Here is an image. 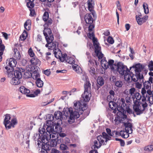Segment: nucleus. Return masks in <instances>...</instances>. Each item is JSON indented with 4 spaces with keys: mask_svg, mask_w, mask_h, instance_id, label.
Wrapping results in <instances>:
<instances>
[{
    "mask_svg": "<svg viewBox=\"0 0 153 153\" xmlns=\"http://www.w3.org/2000/svg\"><path fill=\"white\" fill-rule=\"evenodd\" d=\"M72 68L76 73H81L80 71L81 70V68L77 65L74 64V65H72Z\"/></svg>",
    "mask_w": 153,
    "mask_h": 153,
    "instance_id": "nucleus-33",
    "label": "nucleus"
},
{
    "mask_svg": "<svg viewBox=\"0 0 153 153\" xmlns=\"http://www.w3.org/2000/svg\"><path fill=\"white\" fill-rule=\"evenodd\" d=\"M48 119L50 121H53L54 119V116L52 114H49L48 117Z\"/></svg>",
    "mask_w": 153,
    "mask_h": 153,
    "instance_id": "nucleus-57",
    "label": "nucleus"
},
{
    "mask_svg": "<svg viewBox=\"0 0 153 153\" xmlns=\"http://www.w3.org/2000/svg\"><path fill=\"white\" fill-rule=\"evenodd\" d=\"M47 126V127L46 128V132H45L46 126H43L42 128H39V129L40 138L41 141L44 143H46L45 140L47 141L50 139L51 138V133L54 131V126L53 124Z\"/></svg>",
    "mask_w": 153,
    "mask_h": 153,
    "instance_id": "nucleus-1",
    "label": "nucleus"
},
{
    "mask_svg": "<svg viewBox=\"0 0 153 153\" xmlns=\"http://www.w3.org/2000/svg\"><path fill=\"white\" fill-rule=\"evenodd\" d=\"M5 47L4 44L0 45V52H3L5 49Z\"/></svg>",
    "mask_w": 153,
    "mask_h": 153,
    "instance_id": "nucleus-59",
    "label": "nucleus"
},
{
    "mask_svg": "<svg viewBox=\"0 0 153 153\" xmlns=\"http://www.w3.org/2000/svg\"><path fill=\"white\" fill-rule=\"evenodd\" d=\"M47 32L48 33V35H53L52 33L51 30L50 28H48L47 29Z\"/></svg>",
    "mask_w": 153,
    "mask_h": 153,
    "instance_id": "nucleus-64",
    "label": "nucleus"
},
{
    "mask_svg": "<svg viewBox=\"0 0 153 153\" xmlns=\"http://www.w3.org/2000/svg\"><path fill=\"white\" fill-rule=\"evenodd\" d=\"M135 94L136 99L137 100H140L141 99L142 97L140 94L138 92H135Z\"/></svg>",
    "mask_w": 153,
    "mask_h": 153,
    "instance_id": "nucleus-48",
    "label": "nucleus"
},
{
    "mask_svg": "<svg viewBox=\"0 0 153 153\" xmlns=\"http://www.w3.org/2000/svg\"><path fill=\"white\" fill-rule=\"evenodd\" d=\"M66 62L70 64H74L75 62L74 59V58L69 57H67Z\"/></svg>",
    "mask_w": 153,
    "mask_h": 153,
    "instance_id": "nucleus-40",
    "label": "nucleus"
},
{
    "mask_svg": "<svg viewBox=\"0 0 153 153\" xmlns=\"http://www.w3.org/2000/svg\"><path fill=\"white\" fill-rule=\"evenodd\" d=\"M115 85L119 88L122 87L123 85V82L120 80L116 81L115 82Z\"/></svg>",
    "mask_w": 153,
    "mask_h": 153,
    "instance_id": "nucleus-42",
    "label": "nucleus"
},
{
    "mask_svg": "<svg viewBox=\"0 0 153 153\" xmlns=\"http://www.w3.org/2000/svg\"><path fill=\"white\" fill-rule=\"evenodd\" d=\"M27 5L28 8H32L34 7L33 1H29L27 3Z\"/></svg>",
    "mask_w": 153,
    "mask_h": 153,
    "instance_id": "nucleus-44",
    "label": "nucleus"
},
{
    "mask_svg": "<svg viewBox=\"0 0 153 153\" xmlns=\"http://www.w3.org/2000/svg\"><path fill=\"white\" fill-rule=\"evenodd\" d=\"M92 14L87 13L86 14L84 17L85 22L88 24H91L94 23V20L92 16Z\"/></svg>",
    "mask_w": 153,
    "mask_h": 153,
    "instance_id": "nucleus-16",
    "label": "nucleus"
},
{
    "mask_svg": "<svg viewBox=\"0 0 153 153\" xmlns=\"http://www.w3.org/2000/svg\"><path fill=\"white\" fill-rule=\"evenodd\" d=\"M30 62L31 63L34 65H39L41 64V62L36 57L32 58L30 60Z\"/></svg>",
    "mask_w": 153,
    "mask_h": 153,
    "instance_id": "nucleus-23",
    "label": "nucleus"
},
{
    "mask_svg": "<svg viewBox=\"0 0 153 153\" xmlns=\"http://www.w3.org/2000/svg\"><path fill=\"white\" fill-rule=\"evenodd\" d=\"M127 112L128 113H129L130 114L133 113L134 115V117L136 116L134 114V112H133L132 110L130 108H128V109L127 110Z\"/></svg>",
    "mask_w": 153,
    "mask_h": 153,
    "instance_id": "nucleus-61",
    "label": "nucleus"
},
{
    "mask_svg": "<svg viewBox=\"0 0 153 153\" xmlns=\"http://www.w3.org/2000/svg\"><path fill=\"white\" fill-rule=\"evenodd\" d=\"M91 84L89 81H86L84 84V92L82 97L85 101H88L91 96Z\"/></svg>",
    "mask_w": 153,
    "mask_h": 153,
    "instance_id": "nucleus-5",
    "label": "nucleus"
},
{
    "mask_svg": "<svg viewBox=\"0 0 153 153\" xmlns=\"http://www.w3.org/2000/svg\"><path fill=\"white\" fill-rule=\"evenodd\" d=\"M116 140L117 141H120V145L121 146H124L125 143L123 140L119 138H116Z\"/></svg>",
    "mask_w": 153,
    "mask_h": 153,
    "instance_id": "nucleus-54",
    "label": "nucleus"
},
{
    "mask_svg": "<svg viewBox=\"0 0 153 153\" xmlns=\"http://www.w3.org/2000/svg\"><path fill=\"white\" fill-rule=\"evenodd\" d=\"M19 90L22 94H26V96L27 97H35V95L33 94H28L30 92V90L25 88L24 86H21L20 87Z\"/></svg>",
    "mask_w": 153,
    "mask_h": 153,
    "instance_id": "nucleus-13",
    "label": "nucleus"
},
{
    "mask_svg": "<svg viewBox=\"0 0 153 153\" xmlns=\"http://www.w3.org/2000/svg\"><path fill=\"white\" fill-rule=\"evenodd\" d=\"M114 61L112 59H109L108 62V68L109 67L111 71L113 72L117 66V64H114Z\"/></svg>",
    "mask_w": 153,
    "mask_h": 153,
    "instance_id": "nucleus-19",
    "label": "nucleus"
},
{
    "mask_svg": "<svg viewBox=\"0 0 153 153\" xmlns=\"http://www.w3.org/2000/svg\"><path fill=\"white\" fill-rule=\"evenodd\" d=\"M45 141L46 142V143H44L42 141V142L44 144H42V148L46 149L47 150L49 151L51 149V147L49 144H47V143L48 141V140L47 141V140H45Z\"/></svg>",
    "mask_w": 153,
    "mask_h": 153,
    "instance_id": "nucleus-29",
    "label": "nucleus"
},
{
    "mask_svg": "<svg viewBox=\"0 0 153 153\" xmlns=\"http://www.w3.org/2000/svg\"><path fill=\"white\" fill-rule=\"evenodd\" d=\"M60 148L61 150L65 151L68 149V147L65 145L63 144H61L60 145Z\"/></svg>",
    "mask_w": 153,
    "mask_h": 153,
    "instance_id": "nucleus-45",
    "label": "nucleus"
},
{
    "mask_svg": "<svg viewBox=\"0 0 153 153\" xmlns=\"http://www.w3.org/2000/svg\"><path fill=\"white\" fill-rule=\"evenodd\" d=\"M39 72H40V70L39 67L36 66L34 68L32 75V77L33 79L36 80L40 78Z\"/></svg>",
    "mask_w": 153,
    "mask_h": 153,
    "instance_id": "nucleus-14",
    "label": "nucleus"
},
{
    "mask_svg": "<svg viewBox=\"0 0 153 153\" xmlns=\"http://www.w3.org/2000/svg\"><path fill=\"white\" fill-rule=\"evenodd\" d=\"M49 15L48 13V12L45 11L44 13L43 14V17H42L43 20L44 21H45V22L47 21L48 20V19H49Z\"/></svg>",
    "mask_w": 153,
    "mask_h": 153,
    "instance_id": "nucleus-41",
    "label": "nucleus"
},
{
    "mask_svg": "<svg viewBox=\"0 0 153 153\" xmlns=\"http://www.w3.org/2000/svg\"><path fill=\"white\" fill-rule=\"evenodd\" d=\"M60 152L57 150L55 149H52L51 150V152L50 153H60Z\"/></svg>",
    "mask_w": 153,
    "mask_h": 153,
    "instance_id": "nucleus-63",
    "label": "nucleus"
},
{
    "mask_svg": "<svg viewBox=\"0 0 153 153\" xmlns=\"http://www.w3.org/2000/svg\"><path fill=\"white\" fill-rule=\"evenodd\" d=\"M124 126L125 127V134L124 137L123 138H127L129 136V134H131L132 132V123L127 122L124 123Z\"/></svg>",
    "mask_w": 153,
    "mask_h": 153,
    "instance_id": "nucleus-11",
    "label": "nucleus"
},
{
    "mask_svg": "<svg viewBox=\"0 0 153 153\" xmlns=\"http://www.w3.org/2000/svg\"><path fill=\"white\" fill-rule=\"evenodd\" d=\"M5 116L4 124L6 128L7 129H9L11 128L12 127H14V125L17 123L16 120L15 118L11 120V117L9 114H6Z\"/></svg>",
    "mask_w": 153,
    "mask_h": 153,
    "instance_id": "nucleus-6",
    "label": "nucleus"
},
{
    "mask_svg": "<svg viewBox=\"0 0 153 153\" xmlns=\"http://www.w3.org/2000/svg\"><path fill=\"white\" fill-rule=\"evenodd\" d=\"M134 69L135 73L141 74H145L146 75L147 72V70L145 68V66L140 63H138L134 65L132 67H130V69L131 68Z\"/></svg>",
    "mask_w": 153,
    "mask_h": 153,
    "instance_id": "nucleus-8",
    "label": "nucleus"
},
{
    "mask_svg": "<svg viewBox=\"0 0 153 153\" xmlns=\"http://www.w3.org/2000/svg\"><path fill=\"white\" fill-rule=\"evenodd\" d=\"M135 89L134 88H132L130 89L129 91V94H130L131 95H133L135 94Z\"/></svg>",
    "mask_w": 153,
    "mask_h": 153,
    "instance_id": "nucleus-51",
    "label": "nucleus"
},
{
    "mask_svg": "<svg viewBox=\"0 0 153 153\" xmlns=\"http://www.w3.org/2000/svg\"><path fill=\"white\" fill-rule=\"evenodd\" d=\"M102 137L103 139H105V142H107L108 140H110L111 137L108 136L107 134L105 132H103L102 133Z\"/></svg>",
    "mask_w": 153,
    "mask_h": 153,
    "instance_id": "nucleus-39",
    "label": "nucleus"
},
{
    "mask_svg": "<svg viewBox=\"0 0 153 153\" xmlns=\"http://www.w3.org/2000/svg\"><path fill=\"white\" fill-rule=\"evenodd\" d=\"M25 70L21 68H19L18 70H15L14 73L15 77L21 79L22 77L23 73L24 71Z\"/></svg>",
    "mask_w": 153,
    "mask_h": 153,
    "instance_id": "nucleus-17",
    "label": "nucleus"
},
{
    "mask_svg": "<svg viewBox=\"0 0 153 153\" xmlns=\"http://www.w3.org/2000/svg\"><path fill=\"white\" fill-rule=\"evenodd\" d=\"M140 16H141V15H139V16L136 15V19L138 24L140 25H141L147 20L148 19V16L146 15L142 18H140Z\"/></svg>",
    "mask_w": 153,
    "mask_h": 153,
    "instance_id": "nucleus-15",
    "label": "nucleus"
},
{
    "mask_svg": "<svg viewBox=\"0 0 153 153\" xmlns=\"http://www.w3.org/2000/svg\"><path fill=\"white\" fill-rule=\"evenodd\" d=\"M107 41L109 43L111 44H113L114 43V42L113 38L111 36H109L108 38L107 39Z\"/></svg>",
    "mask_w": 153,
    "mask_h": 153,
    "instance_id": "nucleus-52",
    "label": "nucleus"
},
{
    "mask_svg": "<svg viewBox=\"0 0 153 153\" xmlns=\"http://www.w3.org/2000/svg\"><path fill=\"white\" fill-rule=\"evenodd\" d=\"M23 74H24V77L26 79H28L32 77V73L31 72L28 70H27L24 72Z\"/></svg>",
    "mask_w": 153,
    "mask_h": 153,
    "instance_id": "nucleus-27",
    "label": "nucleus"
},
{
    "mask_svg": "<svg viewBox=\"0 0 153 153\" xmlns=\"http://www.w3.org/2000/svg\"><path fill=\"white\" fill-rule=\"evenodd\" d=\"M94 62L91 59H90L89 60V63L88 65L89 67H91V66H93L94 65Z\"/></svg>",
    "mask_w": 153,
    "mask_h": 153,
    "instance_id": "nucleus-60",
    "label": "nucleus"
},
{
    "mask_svg": "<svg viewBox=\"0 0 153 153\" xmlns=\"http://www.w3.org/2000/svg\"><path fill=\"white\" fill-rule=\"evenodd\" d=\"M74 108L77 111L82 109L81 103L79 101H74Z\"/></svg>",
    "mask_w": 153,
    "mask_h": 153,
    "instance_id": "nucleus-22",
    "label": "nucleus"
},
{
    "mask_svg": "<svg viewBox=\"0 0 153 153\" xmlns=\"http://www.w3.org/2000/svg\"><path fill=\"white\" fill-rule=\"evenodd\" d=\"M152 91L151 89H145L144 88H142L141 89V93L142 95L144 96H146L148 100H149V102L151 104H152V98L153 97V85L152 86Z\"/></svg>",
    "mask_w": 153,
    "mask_h": 153,
    "instance_id": "nucleus-9",
    "label": "nucleus"
},
{
    "mask_svg": "<svg viewBox=\"0 0 153 153\" xmlns=\"http://www.w3.org/2000/svg\"><path fill=\"white\" fill-rule=\"evenodd\" d=\"M143 6L144 9L145 13L147 14L149 13V9L148 4L146 3H144Z\"/></svg>",
    "mask_w": 153,
    "mask_h": 153,
    "instance_id": "nucleus-35",
    "label": "nucleus"
},
{
    "mask_svg": "<svg viewBox=\"0 0 153 153\" xmlns=\"http://www.w3.org/2000/svg\"><path fill=\"white\" fill-rule=\"evenodd\" d=\"M119 103L118 102H117V103L116 104L113 101H111L109 103V106L110 108L112 109H114V108H115L117 106V105L118 108V106Z\"/></svg>",
    "mask_w": 153,
    "mask_h": 153,
    "instance_id": "nucleus-34",
    "label": "nucleus"
},
{
    "mask_svg": "<svg viewBox=\"0 0 153 153\" xmlns=\"http://www.w3.org/2000/svg\"><path fill=\"white\" fill-rule=\"evenodd\" d=\"M14 53L13 55V59L15 60H19L21 58V55L19 51L17 48L14 49Z\"/></svg>",
    "mask_w": 153,
    "mask_h": 153,
    "instance_id": "nucleus-21",
    "label": "nucleus"
},
{
    "mask_svg": "<svg viewBox=\"0 0 153 153\" xmlns=\"http://www.w3.org/2000/svg\"><path fill=\"white\" fill-rule=\"evenodd\" d=\"M24 27L26 30H30L31 27V21L29 19L27 20L24 23Z\"/></svg>",
    "mask_w": 153,
    "mask_h": 153,
    "instance_id": "nucleus-28",
    "label": "nucleus"
},
{
    "mask_svg": "<svg viewBox=\"0 0 153 153\" xmlns=\"http://www.w3.org/2000/svg\"><path fill=\"white\" fill-rule=\"evenodd\" d=\"M89 71L90 74L91 75H94L95 74V69L94 67H91Z\"/></svg>",
    "mask_w": 153,
    "mask_h": 153,
    "instance_id": "nucleus-50",
    "label": "nucleus"
},
{
    "mask_svg": "<svg viewBox=\"0 0 153 153\" xmlns=\"http://www.w3.org/2000/svg\"><path fill=\"white\" fill-rule=\"evenodd\" d=\"M102 59L101 61V65L104 68L107 69L108 68V62L106 60L105 58Z\"/></svg>",
    "mask_w": 153,
    "mask_h": 153,
    "instance_id": "nucleus-26",
    "label": "nucleus"
},
{
    "mask_svg": "<svg viewBox=\"0 0 153 153\" xmlns=\"http://www.w3.org/2000/svg\"><path fill=\"white\" fill-rule=\"evenodd\" d=\"M88 10L90 12H91L93 10V5L94 4L89 2V3H88Z\"/></svg>",
    "mask_w": 153,
    "mask_h": 153,
    "instance_id": "nucleus-49",
    "label": "nucleus"
},
{
    "mask_svg": "<svg viewBox=\"0 0 153 153\" xmlns=\"http://www.w3.org/2000/svg\"><path fill=\"white\" fill-rule=\"evenodd\" d=\"M28 53L30 56L31 57H33L34 55V53L31 48L29 50Z\"/></svg>",
    "mask_w": 153,
    "mask_h": 153,
    "instance_id": "nucleus-53",
    "label": "nucleus"
},
{
    "mask_svg": "<svg viewBox=\"0 0 153 153\" xmlns=\"http://www.w3.org/2000/svg\"><path fill=\"white\" fill-rule=\"evenodd\" d=\"M36 80V86L39 88L42 87L44 83L41 80V78Z\"/></svg>",
    "mask_w": 153,
    "mask_h": 153,
    "instance_id": "nucleus-32",
    "label": "nucleus"
},
{
    "mask_svg": "<svg viewBox=\"0 0 153 153\" xmlns=\"http://www.w3.org/2000/svg\"><path fill=\"white\" fill-rule=\"evenodd\" d=\"M148 67L150 71H153V61H151L149 62L148 65Z\"/></svg>",
    "mask_w": 153,
    "mask_h": 153,
    "instance_id": "nucleus-43",
    "label": "nucleus"
},
{
    "mask_svg": "<svg viewBox=\"0 0 153 153\" xmlns=\"http://www.w3.org/2000/svg\"><path fill=\"white\" fill-rule=\"evenodd\" d=\"M27 33L25 30H24L22 34L20 36V38L22 40H24L26 39L27 37Z\"/></svg>",
    "mask_w": 153,
    "mask_h": 153,
    "instance_id": "nucleus-36",
    "label": "nucleus"
},
{
    "mask_svg": "<svg viewBox=\"0 0 153 153\" xmlns=\"http://www.w3.org/2000/svg\"><path fill=\"white\" fill-rule=\"evenodd\" d=\"M117 66L113 72L115 74L118 72L121 75H124L125 80H129V73H130V71L127 67L120 62L117 64Z\"/></svg>",
    "mask_w": 153,
    "mask_h": 153,
    "instance_id": "nucleus-3",
    "label": "nucleus"
},
{
    "mask_svg": "<svg viewBox=\"0 0 153 153\" xmlns=\"http://www.w3.org/2000/svg\"><path fill=\"white\" fill-rule=\"evenodd\" d=\"M147 90L151 89V84L149 81H146L143 83V88Z\"/></svg>",
    "mask_w": 153,
    "mask_h": 153,
    "instance_id": "nucleus-30",
    "label": "nucleus"
},
{
    "mask_svg": "<svg viewBox=\"0 0 153 153\" xmlns=\"http://www.w3.org/2000/svg\"><path fill=\"white\" fill-rule=\"evenodd\" d=\"M93 45L94 47L95 52L97 56L99 59H101L103 57V55L101 52V48L99 46V43H94Z\"/></svg>",
    "mask_w": 153,
    "mask_h": 153,
    "instance_id": "nucleus-12",
    "label": "nucleus"
},
{
    "mask_svg": "<svg viewBox=\"0 0 153 153\" xmlns=\"http://www.w3.org/2000/svg\"><path fill=\"white\" fill-rule=\"evenodd\" d=\"M7 66H6L4 68L6 70L7 74L8 75H10L12 74L14 71V67H15L16 64V60L13 58H10L8 61L7 60L6 62Z\"/></svg>",
    "mask_w": 153,
    "mask_h": 153,
    "instance_id": "nucleus-7",
    "label": "nucleus"
},
{
    "mask_svg": "<svg viewBox=\"0 0 153 153\" xmlns=\"http://www.w3.org/2000/svg\"><path fill=\"white\" fill-rule=\"evenodd\" d=\"M141 101L139 100L137 104L135 103L133 105V109L134 112L137 115H140L144 113L147 109L148 105L146 102V97L143 95Z\"/></svg>",
    "mask_w": 153,
    "mask_h": 153,
    "instance_id": "nucleus-2",
    "label": "nucleus"
},
{
    "mask_svg": "<svg viewBox=\"0 0 153 153\" xmlns=\"http://www.w3.org/2000/svg\"><path fill=\"white\" fill-rule=\"evenodd\" d=\"M46 39L47 41V43L48 44H50L52 42L53 40V35H48V36L47 37Z\"/></svg>",
    "mask_w": 153,
    "mask_h": 153,
    "instance_id": "nucleus-37",
    "label": "nucleus"
},
{
    "mask_svg": "<svg viewBox=\"0 0 153 153\" xmlns=\"http://www.w3.org/2000/svg\"><path fill=\"white\" fill-rule=\"evenodd\" d=\"M83 108L82 107V109H81L82 110V111H81V113L84 114V116L82 119V120L84 119L88 115H89V112L88 111V112H84V111L83 109Z\"/></svg>",
    "mask_w": 153,
    "mask_h": 153,
    "instance_id": "nucleus-46",
    "label": "nucleus"
},
{
    "mask_svg": "<svg viewBox=\"0 0 153 153\" xmlns=\"http://www.w3.org/2000/svg\"><path fill=\"white\" fill-rule=\"evenodd\" d=\"M62 123H60L58 122L56 123H55V125H54L55 127L54 132L57 133H59L62 131V128L60 124H62Z\"/></svg>",
    "mask_w": 153,
    "mask_h": 153,
    "instance_id": "nucleus-20",
    "label": "nucleus"
},
{
    "mask_svg": "<svg viewBox=\"0 0 153 153\" xmlns=\"http://www.w3.org/2000/svg\"><path fill=\"white\" fill-rule=\"evenodd\" d=\"M64 115L67 117L69 116L68 115L70 116L69 119L68 120V122L70 124L73 123L74 122L75 119H77L80 116L77 111H75L73 112L72 108H68V111L64 112Z\"/></svg>",
    "mask_w": 153,
    "mask_h": 153,
    "instance_id": "nucleus-4",
    "label": "nucleus"
},
{
    "mask_svg": "<svg viewBox=\"0 0 153 153\" xmlns=\"http://www.w3.org/2000/svg\"><path fill=\"white\" fill-rule=\"evenodd\" d=\"M89 25H89L88 28V30L89 32H92L93 29L94 28L95 25L94 24V23Z\"/></svg>",
    "mask_w": 153,
    "mask_h": 153,
    "instance_id": "nucleus-47",
    "label": "nucleus"
},
{
    "mask_svg": "<svg viewBox=\"0 0 153 153\" xmlns=\"http://www.w3.org/2000/svg\"><path fill=\"white\" fill-rule=\"evenodd\" d=\"M21 79L16 77H13L11 80V83L13 85H16L19 84L21 82Z\"/></svg>",
    "mask_w": 153,
    "mask_h": 153,
    "instance_id": "nucleus-25",
    "label": "nucleus"
},
{
    "mask_svg": "<svg viewBox=\"0 0 153 153\" xmlns=\"http://www.w3.org/2000/svg\"><path fill=\"white\" fill-rule=\"evenodd\" d=\"M62 114L59 111H56L54 113V116L56 120H57V122L62 123V119H63Z\"/></svg>",
    "mask_w": 153,
    "mask_h": 153,
    "instance_id": "nucleus-18",
    "label": "nucleus"
},
{
    "mask_svg": "<svg viewBox=\"0 0 153 153\" xmlns=\"http://www.w3.org/2000/svg\"><path fill=\"white\" fill-rule=\"evenodd\" d=\"M48 21L46 22V24H45V25H46L48 26L49 25H50L52 23V20L51 19H49L48 20Z\"/></svg>",
    "mask_w": 153,
    "mask_h": 153,
    "instance_id": "nucleus-56",
    "label": "nucleus"
},
{
    "mask_svg": "<svg viewBox=\"0 0 153 153\" xmlns=\"http://www.w3.org/2000/svg\"><path fill=\"white\" fill-rule=\"evenodd\" d=\"M88 36L90 39H91V38L94 37V36L93 33L92 32H89Z\"/></svg>",
    "mask_w": 153,
    "mask_h": 153,
    "instance_id": "nucleus-62",
    "label": "nucleus"
},
{
    "mask_svg": "<svg viewBox=\"0 0 153 153\" xmlns=\"http://www.w3.org/2000/svg\"><path fill=\"white\" fill-rule=\"evenodd\" d=\"M129 79L128 80H126L128 82H130V79L134 82H136L139 80L140 82L142 83L143 82L144 76L143 74H141L138 73H135V74L132 73H129Z\"/></svg>",
    "mask_w": 153,
    "mask_h": 153,
    "instance_id": "nucleus-10",
    "label": "nucleus"
},
{
    "mask_svg": "<svg viewBox=\"0 0 153 153\" xmlns=\"http://www.w3.org/2000/svg\"><path fill=\"white\" fill-rule=\"evenodd\" d=\"M120 104H118V108H123L124 107L126 106V104L125 102H122V103H120Z\"/></svg>",
    "mask_w": 153,
    "mask_h": 153,
    "instance_id": "nucleus-55",
    "label": "nucleus"
},
{
    "mask_svg": "<svg viewBox=\"0 0 153 153\" xmlns=\"http://www.w3.org/2000/svg\"><path fill=\"white\" fill-rule=\"evenodd\" d=\"M118 111L117 112V116H118L120 118H123L124 120L126 119L127 118V116L123 112L120 111L118 108H117Z\"/></svg>",
    "mask_w": 153,
    "mask_h": 153,
    "instance_id": "nucleus-31",
    "label": "nucleus"
},
{
    "mask_svg": "<svg viewBox=\"0 0 153 153\" xmlns=\"http://www.w3.org/2000/svg\"><path fill=\"white\" fill-rule=\"evenodd\" d=\"M132 96V99L133 100V102L134 103V105H135V103L137 104V100L136 99L135 94H133V95Z\"/></svg>",
    "mask_w": 153,
    "mask_h": 153,
    "instance_id": "nucleus-58",
    "label": "nucleus"
},
{
    "mask_svg": "<svg viewBox=\"0 0 153 153\" xmlns=\"http://www.w3.org/2000/svg\"><path fill=\"white\" fill-rule=\"evenodd\" d=\"M56 138L51 139L50 142V145L51 147L56 146L57 144V141L56 140Z\"/></svg>",
    "mask_w": 153,
    "mask_h": 153,
    "instance_id": "nucleus-38",
    "label": "nucleus"
},
{
    "mask_svg": "<svg viewBox=\"0 0 153 153\" xmlns=\"http://www.w3.org/2000/svg\"><path fill=\"white\" fill-rule=\"evenodd\" d=\"M97 82L98 84L99 85V86L98 85L97 86V89L98 90L100 87V86H102L104 84V81L102 78L100 77L97 79Z\"/></svg>",
    "mask_w": 153,
    "mask_h": 153,
    "instance_id": "nucleus-24",
    "label": "nucleus"
}]
</instances>
